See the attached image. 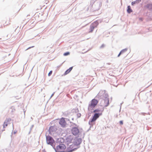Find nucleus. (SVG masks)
<instances>
[{
	"label": "nucleus",
	"mask_w": 152,
	"mask_h": 152,
	"mask_svg": "<svg viewBox=\"0 0 152 152\" xmlns=\"http://www.w3.org/2000/svg\"><path fill=\"white\" fill-rule=\"evenodd\" d=\"M46 140L47 143L48 144H49L52 146L54 145L55 141L52 137L49 136H47Z\"/></svg>",
	"instance_id": "obj_4"
},
{
	"label": "nucleus",
	"mask_w": 152,
	"mask_h": 152,
	"mask_svg": "<svg viewBox=\"0 0 152 152\" xmlns=\"http://www.w3.org/2000/svg\"><path fill=\"white\" fill-rule=\"evenodd\" d=\"M73 148H74L73 147V145H71L67 148V151L68 152H72V151L75 150Z\"/></svg>",
	"instance_id": "obj_10"
},
{
	"label": "nucleus",
	"mask_w": 152,
	"mask_h": 152,
	"mask_svg": "<svg viewBox=\"0 0 152 152\" xmlns=\"http://www.w3.org/2000/svg\"><path fill=\"white\" fill-rule=\"evenodd\" d=\"M146 7L150 9H152V4H147Z\"/></svg>",
	"instance_id": "obj_16"
},
{
	"label": "nucleus",
	"mask_w": 152,
	"mask_h": 152,
	"mask_svg": "<svg viewBox=\"0 0 152 152\" xmlns=\"http://www.w3.org/2000/svg\"><path fill=\"white\" fill-rule=\"evenodd\" d=\"M93 112L94 113H101V112L102 113V112L100 110H99L98 109H96Z\"/></svg>",
	"instance_id": "obj_18"
},
{
	"label": "nucleus",
	"mask_w": 152,
	"mask_h": 152,
	"mask_svg": "<svg viewBox=\"0 0 152 152\" xmlns=\"http://www.w3.org/2000/svg\"><path fill=\"white\" fill-rule=\"evenodd\" d=\"M71 132L72 134L74 135H77L79 132V129L77 127L73 128L71 130Z\"/></svg>",
	"instance_id": "obj_6"
},
{
	"label": "nucleus",
	"mask_w": 152,
	"mask_h": 152,
	"mask_svg": "<svg viewBox=\"0 0 152 152\" xmlns=\"http://www.w3.org/2000/svg\"><path fill=\"white\" fill-rule=\"evenodd\" d=\"M70 54V53L69 52H67L65 53H64V56H66L69 55Z\"/></svg>",
	"instance_id": "obj_19"
},
{
	"label": "nucleus",
	"mask_w": 152,
	"mask_h": 152,
	"mask_svg": "<svg viewBox=\"0 0 152 152\" xmlns=\"http://www.w3.org/2000/svg\"><path fill=\"white\" fill-rule=\"evenodd\" d=\"M10 121L11 119H7L5 120L3 125L4 128H5L7 126Z\"/></svg>",
	"instance_id": "obj_8"
},
{
	"label": "nucleus",
	"mask_w": 152,
	"mask_h": 152,
	"mask_svg": "<svg viewBox=\"0 0 152 152\" xmlns=\"http://www.w3.org/2000/svg\"><path fill=\"white\" fill-rule=\"evenodd\" d=\"M34 47V46H32V47H29L28 48L26 49V50H28V49H30V48H32Z\"/></svg>",
	"instance_id": "obj_23"
},
{
	"label": "nucleus",
	"mask_w": 152,
	"mask_h": 152,
	"mask_svg": "<svg viewBox=\"0 0 152 152\" xmlns=\"http://www.w3.org/2000/svg\"><path fill=\"white\" fill-rule=\"evenodd\" d=\"M34 47V46H32V47H29L28 48L26 49V50H28V49H30V48H32Z\"/></svg>",
	"instance_id": "obj_22"
},
{
	"label": "nucleus",
	"mask_w": 152,
	"mask_h": 152,
	"mask_svg": "<svg viewBox=\"0 0 152 152\" xmlns=\"http://www.w3.org/2000/svg\"><path fill=\"white\" fill-rule=\"evenodd\" d=\"M60 141L59 139L56 142L57 146L54 149L56 152H64L66 149V146L63 143L60 142Z\"/></svg>",
	"instance_id": "obj_1"
},
{
	"label": "nucleus",
	"mask_w": 152,
	"mask_h": 152,
	"mask_svg": "<svg viewBox=\"0 0 152 152\" xmlns=\"http://www.w3.org/2000/svg\"><path fill=\"white\" fill-rule=\"evenodd\" d=\"M98 103V101L95 99H92L90 104H88V110L89 111H91L94 109Z\"/></svg>",
	"instance_id": "obj_3"
},
{
	"label": "nucleus",
	"mask_w": 152,
	"mask_h": 152,
	"mask_svg": "<svg viewBox=\"0 0 152 152\" xmlns=\"http://www.w3.org/2000/svg\"><path fill=\"white\" fill-rule=\"evenodd\" d=\"M127 12L128 13H131L132 11V9H131V7L130 6H129L127 7Z\"/></svg>",
	"instance_id": "obj_15"
},
{
	"label": "nucleus",
	"mask_w": 152,
	"mask_h": 152,
	"mask_svg": "<svg viewBox=\"0 0 152 152\" xmlns=\"http://www.w3.org/2000/svg\"><path fill=\"white\" fill-rule=\"evenodd\" d=\"M119 123H120V124L121 125H122L123 124V121H120Z\"/></svg>",
	"instance_id": "obj_21"
},
{
	"label": "nucleus",
	"mask_w": 152,
	"mask_h": 152,
	"mask_svg": "<svg viewBox=\"0 0 152 152\" xmlns=\"http://www.w3.org/2000/svg\"><path fill=\"white\" fill-rule=\"evenodd\" d=\"M72 145H73V147L74 148V149H75V150L77 149L78 148H79V147H77V145L74 144V143H73L72 144Z\"/></svg>",
	"instance_id": "obj_17"
},
{
	"label": "nucleus",
	"mask_w": 152,
	"mask_h": 152,
	"mask_svg": "<svg viewBox=\"0 0 152 152\" xmlns=\"http://www.w3.org/2000/svg\"><path fill=\"white\" fill-rule=\"evenodd\" d=\"M127 49H125L122 50L119 53L118 55V56L119 57L121 54L124 53H125L127 51Z\"/></svg>",
	"instance_id": "obj_12"
},
{
	"label": "nucleus",
	"mask_w": 152,
	"mask_h": 152,
	"mask_svg": "<svg viewBox=\"0 0 152 152\" xmlns=\"http://www.w3.org/2000/svg\"><path fill=\"white\" fill-rule=\"evenodd\" d=\"M59 124L63 127H65L66 124L64 118H62L60 119L59 122Z\"/></svg>",
	"instance_id": "obj_5"
},
{
	"label": "nucleus",
	"mask_w": 152,
	"mask_h": 152,
	"mask_svg": "<svg viewBox=\"0 0 152 152\" xmlns=\"http://www.w3.org/2000/svg\"><path fill=\"white\" fill-rule=\"evenodd\" d=\"M104 104L105 107H107L109 105V100L108 99H105L104 101Z\"/></svg>",
	"instance_id": "obj_13"
},
{
	"label": "nucleus",
	"mask_w": 152,
	"mask_h": 152,
	"mask_svg": "<svg viewBox=\"0 0 152 152\" xmlns=\"http://www.w3.org/2000/svg\"><path fill=\"white\" fill-rule=\"evenodd\" d=\"M55 127L53 126H51L49 128V131L50 132H53L54 131H55L56 129Z\"/></svg>",
	"instance_id": "obj_14"
},
{
	"label": "nucleus",
	"mask_w": 152,
	"mask_h": 152,
	"mask_svg": "<svg viewBox=\"0 0 152 152\" xmlns=\"http://www.w3.org/2000/svg\"><path fill=\"white\" fill-rule=\"evenodd\" d=\"M72 67H71L69 68V69H68L65 72V73L64 74V75H66L67 74H68L70 72V71L72 70Z\"/></svg>",
	"instance_id": "obj_11"
},
{
	"label": "nucleus",
	"mask_w": 152,
	"mask_h": 152,
	"mask_svg": "<svg viewBox=\"0 0 152 152\" xmlns=\"http://www.w3.org/2000/svg\"><path fill=\"white\" fill-rule=\"evenodd\" d=\"M52 71H50L48 73V76H50L52 74Z\"/></svg>",
	"instance_id": "obj_20"
},
{
	"label": "nucleus",
	"mask_w": 152,
	"mask_h": 152,
	"mask_svg": "<svg viewBox=\"0 0 152 152\" xmlns=\"http://www.w3.org/2000/svg\"><path fill=\"white\" fill-rule=\"evenodd\" d=\"M96 24V22H94L90 26V31L89 32V33H91L93 31L95 27L96 26H94V25Z\"/></svg>",
	"instance_id": "obj_9"
},
{
	"label": "nucleus",
	"mask_w": 152,
	"mask_h": 152,
	"mask_svg": "<svg viewBox=\"0 0 152 152\" xmlns=\"http://www.w3.org/2000/svg\"><path fill=\"white\" fill-rule=\"evenodd\" d=\"M81 140L80 139H76L75 140L73 143L76 145L77 147H79V145L81 142Z\"/></svg>",
	"instance_id": "obj_7"
},
{
	"label": "nucleus",
	"mask_w": 152,
	"mask_h": 152,
	"mask_svg": "<svg viewBox=\"0 0 152 152\" xmlns=\"http://www.w3.org/2000/svg\"><path fill=\"white\" fill-rule=\"evenodd\" d=\"M102 113H95L92 119L89 121V124L91 126H93L95 124V121L96 120L99 118L100 116L102 115Z\"/></svg>",
	"instance_id": "obj_2"
}]
</instances>
